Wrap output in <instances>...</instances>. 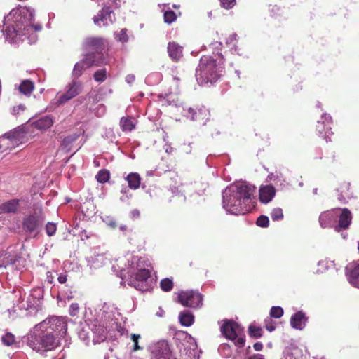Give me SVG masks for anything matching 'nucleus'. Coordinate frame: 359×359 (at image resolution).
<instances>
[{"mask_svg":"<svg viewBox=\"0 0 359 359\" xmlns=\"http://www.w3.org/2000/svg\"><path fill=\"white\" fill-rule=\"evenodd\" d=\"M67 330V323L62 317L53 316L35 325L29 346L37 352H47L60 346V339Z\"/></svg>","mask_w":359,"mask_h":359,"instance_id":"nucleus-1","label":"nucleus"},{"mask_svg":"<svg viewBox=\"0 0 359 359\" xmlns=\"http://www.w3.org/2000/svg\"><path fill=\"white\" fill-rule=\"evenodd\" d=\"M223 67L210 56L204 55L196 69V78L200 86H210L215 83L222 74Z\"/></svg>","mask_w":359,"mask_h":359,"instance_id":"nucleus-2","label":"nucleus"},{"mask_svg":"<svg viewBox=\"0 0 359 359\" xmlns=\"http://www.w3.org/2000/svg\"><path fill=\"white\" fill-rule=\"evenodd\" d=\"M46 217L42 208L35 209L26 216L22 221V229L29 236L36 237L40 232Z\"/></svg>","mask_w":359,"mask_h":359,"instance_id":"nucleus-3","label":"nucleus"},{"mask_svg":"<svg viewBox=\"0 0 359 359\" xmlns=\"http://www.w3.org/2000/svg\"><path fill=\"white\" fill-rule=\"evenodd\" d=\"M222 334L228 339L235 341L236 346L241 348L245 342L243 328L231 320H224L220 328Z\"/></svg>","mask_w":359,"mask_h":359,"instance_id":"nucleus-4","label":"nucleus"},{"mask_svg":"<svg viewBox=\"0 0 359 359\" xmlns=\"http://www.w3.org/2000/svg\"><path fill=\"white\" fill-rule=\"evenodd\" d=\"M224 208L230 213L234 215H244L249 211L247 204L238 196H235L229 189H226L223 195Z\"/></svg>","mask_w":359,"mask_h":359,"instance_id":"nucleus-5","label":"nucleus"},{"mask_svg":"<svg viewBox=\"0 0 359 359\" xmlns=\"http://www.w3.org/2000/svg\"><path fill=\"white\" fill-rule=\"evenodd\" d=\"M41 29L42 26L40 24L34 25L30 20L25 22L21 20L16 22L15 25L7 27L6 34L13 40L18 35L25 36L32 31L38 32Z\"/></svg>","mask_w":359,"mask_h":359,"instance_id":"nucleus-6","label":"nucleus"},{"mask_svg":"<svg viewBox=\"0 0 359 359\" xmlns=\"http://www.w3.org/2000/svg\"><path fill=\"white\" fill-rule=\"evenodd\" d=\"M177 299L182 305L191 309H198L203 305V295L196 290L180 291Z\"/></svg>","mask_w":359,"mask_h":359,"instance_id":"nucleus-7","label":"nucleus"},{"mask_svg":"<svg viewBox=\"0 0 359 359\" xmlns=\"http://www.w3.org/2000/svg\"><path fill=\"white\" fill-rule=\"evenodd\" d=\"M150 276L151 272L149 269H139L136 273L130 275L128 280V284L138 290L142 292L148 291L150 287L148 283V280Z\"/></svg>","mask_w":359,"mask_h":359,"instance_id":"nucleus-8","label":"nucleus"},{"mask_svg":"<svg viewBox=\"0 0 359 359\" xmlns=\"http://www.w3.org/2000/svg\"><path fill=\"white\" fill-rule=\"evenodd\" d=\"M67 90L62 94H57L55 99V104L56 106H60L67 102L72 98L77 96L82 91V86L79 82L72 81L69 83L67 86Z\"/></svg>","mask_w":359,"mask_h":359,"instance_id":"nucleus-9","label":"nucleus"},{"mask_svg":"<svg viewBox=\"0 0 359 359\" xmlns=\"http://www.w3.org/2000/svg\"><path fill=\"white\" fill-rule=\"evenodd\" d=\"M332 124L331 116L328 114H324L317 121L316 125V130L318 135L322 137L326 142L331 140V136L333 135Z\"/></svg>","mask_w":359,"mask_h":359,"instance_id":"nucleus-10","label":"nucleus"},{"mask_svg":"<svg viewBox=\"0 0 359 359\" xmlns=\"http://www.w3.org/2000/svg\"><path fill=\"white\" fill-rule=\"evenodd\" d=\"M235 196H238L245 203L250 201L252 196L255 191V187L245 182H241L228 189Z\"/></svg>","mask_w":359,"mask_h":359,"instance_id":"nucleus-11","label":"nucleus"},{"mask_svg":"<svg viewBox=\"0 0 359 359\" xmlns=\"http://www.w3.org/2000/svg\"><path fill=\"white\" fill-rule=\"evenodd\" d=\"M83 49L86 51L101 52L105 49L106 41L102 37H86L82 43Z\"/></svg>","mask_w":359,"mask_h":359,"instance_id":"nucleus-12","label":"nucleus"},{"mask_svg":"<svg viewBox=\"0 0 359 359\" xmlns=\"http://www.w3.org/2000/svg\"><path fill=\"white\" fill-rule=\"evenodd\" d=\"M115 21L114 14L110 7H104L94 16L93 22L99 27L109 26Z\"/></svg>","mask_w":359,"mask_h":359,"instance_id":"nucleus-13","label":"nucleus"},{"mask_svg":"<svg viewBox=\"0 0 359 359\" xmlns=\"http://www.w3.org/2000/svg\"><path fill=\"white\" fill-rule=\"evenodd\" d=\"M151 359H176L170 352L167 343L161 342L154 346L151 351Z\"/></svg>","mask_w":359,"mask_h":359,"instance_id":"nucleus-14","label":"nucleus"},{"mask_svg":"<svg viewBox=\"0 0 359 359\" xmlns=\"http://www.w3.org/2000/svg\"><path fill=\"white\" fill-rule=\"evenodd\" d=\"M348 280L354 287L359 288V259L346 266Z\"/></svg>","mask_w":359,"mask_h":359,"instance_id":"nucleus-15","label":"nucleus"},{"mask_svg":"<svg viewBox=\"0 0 359 359\" xmlns=\"http://www.w3.org/2000/svg\"><path fill=\"white\" fill-rule=\"evenodd\" d=\"M188 116L192 120L205 123L210 116L209 111L205 107L189 108L187 111Z\"/></svg>","mask_w":359,"mask_h":359,"instance_id":"nucleus-16","label":"nucleus"},{"mask_svg":"<svg viewBox=\"0 0 359 359\" xmlns=\"http://www.w3.org/2000/svg\"><path fill=\"white\" fill-rule=\"evenodd\" d=\"M339 209H333L331 210L322 212L319 217V222L323 228L331 226L338 217L337 211Z\"/></svg>","mask_w":359,"mask_h":359,"instance_id":"nucleus-17","label":"nucleus"},{"mask_svg":"<svg viewBox=\"0 0 359 359\" xmlns=\"http://www.w3.org/2000/svg\"><path fill=\"white\" fill-rule=\"evenodd\" d=\"M89 67L93 66H100L104 63V57L101 52H90L83 57Z\"/></svg>","mask_w":359,"mask_h":359,"instance_id":"nucleus-18","label":"nucleus"},{"mask_svg":"<svg viewBox=\"0 0 359 359\" xmlns=\"http://www.w3.org/2000/svg\"><path fill=\"white\" fill-rule=\"evenodd\" d=\"M167 49L169 57L173 61L178 62L183 56V47L177 42H169Z\"/></svg>","mask_w":359,"mask_h":359,"instance_id":"nucleus-19","label":"nucleus"},{"mask_svg":"<svg viewBox=\"0 0 359 359\" xmlns=\"http://www.w3.org/2000/svg\"><path fill=\"white\" fill-rule=\"evenodd\" d=\"M352 219L351 211L347 208H343L341 213L339 215L338 225L336 226V230L339 231L340 229H347Z\"/></svg>","mask_w":359,"mask_h":359,"instance_id":"nucleus-20","label":"nucleus"},{"mask_svg":"<svg viewBox=\"0 0 359 359\" xmlns=\"http://www.w3.org/2000/svg\"><path fill=\"white\" fill-rule=\"evenodd\" d=\"M275 194L276 189L272 185L262 187L259 190V200L262 203H267L273 199Z\"/></svg>","mask_w":359,"mask_h":359,"instance_id":"nucleus-21","label":"nucleus"},{"mask_svg":"<svg viewBox=\"0 0 359 359\" xmlns=\"http://www.w3.org/2000/svg\"><path fill=\"white\" fill-rule=\"evenodd\" d=\"M306 318L302 311H298L292 316L290 319L291 326L297 330H302L305 325Z\"/></svg>","mask_w":359,"mask_h":359,"instance_id":"nucleus-22","label":"nucleus"},{"mask_svg":"<svg viewBox=\"0 0 359 359\" xmlns=\"http://www.w3.org/2000/svg\"><path fill=\"white\" fill-rule=\"evenodd\" d=\"M101 100V95L95 90L89 92L84 97H80L77 101L81 103L83 101H86V106L95 105L97 104Z\"/></svg>","mask_w":359,"mask_h":359,"instance_id":"nucleus-23","label":"nucleus"},{"mask_svg":"<svg viewBox=\"0 0 359 359\" xmlns=\"http://www.w3.org/2000/svg\"><path fill=\"white\" fill-rule=\"evenodd\" d=\"M53 124V118L49 116H45L33 122L32 125L34 128L40 130H46Z\"/></svg>","mask_w":359,"mask_h":359,"instance_id":"nucleus-24","label":"nucleus"},{"mask_svg":"<svg viewBox=\"0 0 359 359\" xmlns=\"http://www.w3.org/2000/svg\"><path fill=\"white\" fill-rule=\"evenodd\" d=\"M19 206V200L11 199L0 205V212L3 213H14Z\"/></svg>","mask_w":359,"mask_h":359,"instance_id":"nucleus-25","label":"nucleus"},{"mask_svg":"<svg viewBox=\"0 0 359 359\" xmlns=\"http://www.w3.org/2000/svg\"><path fill=\"white\" fill-rule=\"evenodd\" d=\"M34 89V83L29 79L23 80L18 86L20 93L29 96Z\"/></svg>","mask_w":359,"mask_h":359,"instance_id":"nucleus-26","label":"nucleus"},{"mask_svg":"<svg viewBox=\"0 0 359 359\" xmlns=\"http://www.w3.org/2000/svg\"><path fill=\"white\" fill-rule=\"evenodd\" d=\"M179 320L183 326L189 327L194 322V316L191 311L185 310L180 313Z\"/></svg>","mask_w":359,"mask_h":359,"instance_id":"nucleus-27","label":"nucleus"},{"mask_svg":"<svg viewBox=\"0 0 359 359\" xmlns=\"http://www.w3.org/2000/svg\"><path fill=\"white\" fill-rule=\"evenodd\" d=\"M128 187L133 189H137L140 187L141 178L138 173L131 172L126 177Z\"/></svg>","mask_w":359,"mask_h":359,"instance_id":"nucleus-28","label":"nucleus"},{"mask_svg":"<svg viewBox=\"0 0 359 359\" xmlns=\"http://www.w3.org/2000/svg\"><path fill=\"white\" fill-rule=\"evenodd\" d=\"M4 137L11 141L13 145H18L20 142L23 135L19 130H14L6 133Z\"/></svg>","mask_w":359,"mask_h":359,"instance_id":"nucleus-29","label":"nucleus"},{"mask_svg":"<svg viewBox=\"0 0 359 359\" xmlns=\"http://www.w3.org/2000/svg\"><path fill=\"white\" fill-rule=\"evenodd\" d=\"M90 68L83 58L77 62L73 69L72 74L75 77H79L86 69Z\"/></svg>","mask_w":359,"mask_h":359,"instance_id":"nucleus-30","label":"nucleus"},{"mask_svg":"<svg viewBox=\"0 0 359 359\" xmlns=\"http://www.w3.org/2000/svg\"><path fill=\"white\" fill-rule=\"evenodd\" d=\"M92 331L97 337V341H104L107 338V329L102 325H95Z\"/></svg>","mask_w":359,"mask_h":359,"instance_id":"nucleus-31","label":"nucleus"},{"mask_svg":"<svg viewBox=\"0 0 359 359\" xmlns=\"http://www.w3.org/2000/svg\"><path fill=\"white\" fill-rule=\"evenodd\" d=\"M120 123L123 131H131L135 126L134 119L130 117L122 118Z\"/></svg>","mask_w":359,"mask_h":359,"instance_id":"nucleus-32","label":"nucleus"},{"mask_svg":"<svg viewBox=\"0 0 359 359\" xmlns=\"http://www.w3.org/2000/svg\"><path fill=\"white\" fill-rule=\"evenodd\" d=\"M249 335L252 338H260L263 335V330L261 327L250 325L248 327Z\"/></svg>","mask_w":359,"mask_h":359,"instance_id":"nucleus-33","label":"nucleus"},{"mask_svg":"<svg viewBox=\"0 0 359 359\" xmlns=\"http://www.w3.org/2000/svg\"><path fill=\"white\" fill-rule=\"evenodd\" d=\"M174 283L171 278H163L160 282V287L163 292H170L172 290Z\"/></svg>","mask_w":359,"mask_h":359,"instance_id":"nucleus-34","label":"nucleus"},{"mask_svg":"<svg viewBox=\"0 0 359 359\" xmlns=\"http://www.w3.org/2000/svg\"><path fill=\"white\" fill-rule=\"evenodd\" d=\"M110 178V172L109 170L106 169H102L100 170L97 175H96V180L100 183H105L109 181Z\"/></svg>","mask_w":359,"mask_h":359,"instance_id":"nucleus-35","label":"nucleus"},{"mask_svg":"<svg viewBox=\"0 0 359 359\" xmlns=\"http://www.w3.org/2000/svg\"><path fill=\"white\" fill-rule=\"evenodd\" d=\"M93 79L97 81L102 83L107 79V69H102L95 72L93 74Z\"/></svg>","mask_w":359,"mask_h":359,"instance_id":"nucleus-36","label":"nucleus"},{"mask_svg":"<svg viewBox=\"0 0 359 359\" xmlns=\"http://www.w3.org/2000/svg\"><path fill=\"white\" fill-rule=\"evenodd\" d=\"M177 19L176 13L171 10L166 11L163 15V20L165 23L171 24Z\"/></svg>","mask_w":359,"mask_h":359,"instance_id":"nucleus-37","label":"nucleus"},{"mask_svg":"<svg viewBox=\"0 0 359 359\" xmlns=\"http://www.w3.org/2000/svg\"><path fill=\"white\" fill-rule=\"evenodd\" d=\"M1 341L4 345L11 346L15 343V337L12 333L7 332L2 337Z\"/></svg>","mask_w":359,"mask_h":359,"instance_id":"nucleus-38","label":"nucleus"},{"mask_svg":"<svg viewBox=\"0 0 359 359\" xmlns=\"http://www.w3.org/2000/svg\"><path fill=\"white\" fill-rule=\"evenodd\" d=\"M285 359H306V358L299 350L294 349L285 355Z\"/></svg>","mask_w":359,"mask_h":359,"instance_id":"nucleus-39","label":"nucleus"},{"mask_svg":"<svg viewBox=\"0 0 359 359\" xmlns=\"http://www.w3.org/2000/svg\"><path fill=\"white\" fill-rule=\"evenodd\" d=\"M271 217L273 221H279L283 219V210L280 208H273L271 212Z\"/></svg>","mask_w":359,"mask_h":359,"instance_id":"nucleus-40","label":"nucleus"},{"mask_svg":"<svg viewBox=\"0 0 359 359\" xmlns=\"http://www.w3.org/2000/svg\"><path fill=\"white\" fill-rule=\"evenodd\" d=\"M283 315V309L280 306H273L270 310V316L280 318Z\"/></svg>","mask_w":359,"mask_h":359,"instance_id":"nucleus-41","label":"nucleus"},{"mask_svg":"<svg viewBox=\"0 0 359 359\" xmlns=\"http://www.w3.org/2000/svg\"><path fill=\"white\" fill-rule=\"evenodd\" d=\"M256 224L258 226L266 228L269 226V220L268 217L265 215H261L257 219Z\"/></svg>","mask_w":359,"mask_h":359,"instance_id":"nucleus-42","label":"nucleus"},{"mask_svg":"<svg viewBox=\"0 0 359 359\" xmlns=\"http://www.w3.org/2000/svg\"><path fill=\"white\" fill-rule=\"evenodd\" d=\"M57 230V226L55 223L48 222L46 225V232L48 236H53Z\"/></svg>","mask_w":359,"mask_h":359,"instance_id":"nucleus-43","label":"nucleus"},{"mask_svg":"<svg viewBox=\"0 0 359 359\" xmlns=\"http://www.w3.org/2000/svg\"><path fill=\"white\" fill-rule=\"evenodd\" d=\"M78 137L79 135L76 134L65 137L62 140V145L65 147H68L74 142H75L77 140Z\"/></svg>","mask_w":359,"mask_h":359,"instance_id":"nucleus-44","label":"nucleus"},{"mask_svg":"<svg viewBox=\"0 0 359 359\" xmlns=\"http://www.w3.org/2000/svg\"><path fill=\"white\" fill-rule=\"evenodd\" d=\"M219 2L224 9H231L236 5V0H219Z\"/></svg>","mask_w":359,"mask_h":359,"instance_id":"nucleus-45","label":"nucleus"},{"mask_svg":"<svg viewBox=\"0 0 359 359\" xmlns=\"http://www.w3.org/2000/svg\"><path fill=\"white\" fill-rule=\"evenodd\" d=\"M140 339V335L138 334H131V339L134 343L133 345V351H137L140 349H142V347H140L138 344V340Z\"/></svg>","mask_w":359,"mask_h":359,"instance_id":"nucleus-46","label":"nucleus"},{"mask_svg":"<svg viewBox=\"0 0 359 359\" xmlns=\"http://www.w3.org/2000/svg\"><path fill=\"white\" fill-rule=\"evenodd\" d=\"M127 30L126 29H122L118 34V39L120 41L122 42H126L128 40V36L127 35Z\"/></svg>","mask_w":359,"mask_h":359,"instance_id":"nucleus-47","label":"nucleus"},{"mask_svg":"<svg viewBox=\"0 0 359 359\" xmlns=\"http://www.w3.org/2000/svg\"><path fill=\"white\" fill-rule=\"evenodd\" d=\"M79 309L78 303H72L70 305L69 311L72 316H75L78 313Z\"/></svg>","mask_w":359,"mask_h":359,"instance_id":"nucleus-48","label":"nucleus"},{"mask_svg":"<svg viewBox=\"0 0 359 359\" xmlns=\"http://www.w3.org/2000/svg\"><path fill=\"white\" fill-rule=\"evenodd\" d=\"M265 327L269 332L273 331L276 328L271 320H269V322L266 320Z\"/></svg>","mask_w":359,"mask_h":359,"instance_id":"nucleus-49","label":"nucleus"},{"mask_svg":"<svg viewBox=\"0 0 359 359\" xmlns=\"http://www.w3.org/2000/svg\"><path fill=\"white\" fill-rule=\"evenodd\" d=\"M57 280L60 283L64 284L67 280V275L66 273H60L57 278Z\"/></svg>","mask_w":359,"mask_h":359,"instance_id":"nucleus-50","label":"nucleus"},{"mask_svg":"<svg viewBox=\"0 0 359 359\" xmlns=\"http://www.w3.org/2000/svg\"><path fill=\"white\" fill-rule=\"evenodd\" d=\"M253 347H254V349L256 351H260L262 350L263 348V344L261 343V342H256L254 345H253Z\"/></svg>","mask_w":359,"mask_h":359,"instance_id":"nucleus-51","label":"nucleus"},{"mask_svg":"<svg viewBox=\"0 0 359 359\" xmlns=\"http://www.w3.org/2000/svg\"><path fill=\"white\" fill-rule=\"evenodd\" d=\"M53 280H54V277L52 275V273L50 272V271H48L47 273H46V280L49 283H53Z\"/></svg>","mask_w":359,"mask_h":359,"instance_id":"nucleus-52","label":"nucleus"},{"mask_svg":"<svg viewBox=\"0 0 359 359\" xmlns=\"http://www.w3.org/2000/svg\"><path fill=\"white\" fill-rule=\"evenodd\" d=\"M236 38H237V34H233L229 36V38L227 40L226 43H232L233 41L236 40Z\"/></svg>","mask_w":359,"mask_h":359,"instance_id":"nucleus-53","label":"nucleus"},{"mask_svg":"<svg viewBox=\"0 0 359 359\" xmlns=\"http://www.w3.org/2000/svg\"><path fill=\"white\" fill-rule=\"evenodd\" d=\"M249 359H264V358L260 354H255V355L251 356Z\"/></svg>","mask_w":359,"mask_h":359,"instance_id":"nucleus-54","label":"nucleus"},{"mask_svg":"<svg viewBox=\"0 0 359 359\" xmlns=\"http://www.w3.org/2000/svg\"><path fill=\"white\" fill-rule=\"evenodd\" d=\"M126 79H127V81H128V82H131L132 81H133V80L135 79V77H134V76H133V75H128V76L126 77Z\"/></svg>","mask_w":359,"mask_h":359,"instance_id":"nucleus-55","label":"nucleus"},{"mask_svg":"<svg viewBox=\"0 0 359 359\" xmlns=\"http://www.w3.org/2000/svg\"><path fill=\"white\" fill-rule=\"evenodd\" d=\"M132 213H133V215L134 217H139L140 216V212L138 210H133L132 212Z\"/></svg>","mask_w":359,"mask_h":359,"instance_id":"nucleus-56","label":"nucleus"},{"mask_svg":"<svg viewBox=\"0 0 359 359\" xmlns=\"http://www.w3.org/2000/svg\"><path fill=\"white\" fill-rule=\"evenodd\" d=\"M120 229H121L122 231H125V230H126L127 227H126V226H121L120 227Z\"/></svg>","mask_w":359,"mask_h":359,"instance_id":"nucleus-57","label":"nucleus"},{"mask_svg":"<svg viewBox=\"0 0 359 359\" xmlns=\"http://www.w3.org/2000/svg\"><path fill=\"white\" fill-rule=\"evenodd\" d=\"M173 8H178V6H177V5H173Z\"/></svg>","mask_w":359,"mask_h":359,"instance_id":"nucleus-58","label":"nucleus"},{"mask_svg":"<svg viewBox=\"0 0 359 359\" xmlns=\"http://www.w3.org/2000/svg\"><path fill=\"white\" fill-rule=\"evenodd\" d=\"M192 264H193V262H191L189 263V266H192Z\"/></svg>","mask_w":359,"mask_h":359,"instance_id":"nucleus-59","label":"nucleus"},{"mask_svg":"<svg viewBox=\"0 0 359 359\" xmlns=\"http://www.w3.org/2000/svg\"><path fill=\"white\" fill-rule=\"evenodd\" d=\"M1 149V145L0 144V149Z\"/></svg>","mask_w":359,"mask_h":359,"instance_id":"nucleus-60","label":"nucleus"}]
</instances>
